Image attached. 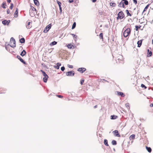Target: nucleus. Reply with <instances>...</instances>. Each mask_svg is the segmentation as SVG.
<instances>
[{"instance_id":"nucleus-55","label":"nucleus","mask_w":153,"mask_h":153,"mask_svg":"<svg viewBox=\"0 0 153 153\" xmlns=\"http://www.w3.org/2000/svg\"><path fill=\"white\" fill-rule=\"evenodd\" d=\"M97 107V105H95L94 107V108H96Z\"/></svg>"},{"instance_id":"nucleus-1","label":"nucleus","mask_w":153,"mask_h":153,"mask_svg":"<svg viewBox=\"0 0 153 153\" xmlns=\"http://www.w3.org/2000/svg\"><path fill=\"white\" fill-rule=\"evenodd\" d=\"M123 56L120 54H118L116 57V62L118 63H123Z\"/></svg>"},{"instance_id":"nucleus-10","label":"nucleus","mask_w":153,"mask_h":153,"mask_svg":"<svg viewBox=\"0 0 153 153\" xmlns=\"http://www.w3.org/2000/svg\"><path fill=\"white\" fill-rule=\"evenodd\" d=\"M86 70V69L84 68H79L78 70V71L81 73H83Z\"/></svg>"},{"instance_id":"nucleus-21","label":"nucleus","mask_w":153,"mask_h":153,"mask_svg":"<svg viewBox=\"0 0 153 153\" xmlns=\"http://www.w3.org/2000/svg\"><path fill=\"white\" fill-rule=\"evenodd\" d=\"M122 1H124V2H123L124 5V4L126 5H128V2L127 0H122Z\"/></svg>"},{"instance_id":"nucleus-19","label":"nucleus","mask_w":153,"mask_h":153,"mask_svg":"<svg viewBox=\"0 0 153 153\" xmlns=\"http://www.w3.org/2000/svg\"><path fill=\"white\" fill-rule=\"evenodd\" d=\"M111 119L112 120H114L116 119L118 117L117 116L115 115H112L111 116Z\"/></svg>"},{"instance_id":"nucleus-57","label":"nucleus","mask_w":153,"mask_h":153,"mask_svg":"<svg viewBox=\"0 0 153 153\" xmlns=\"http://www.w3.org/2000/svg\"><path fill=\"white\" fill-rule=\"evenodd\" d=\"M72 35H73V36L74 37V36H75V35H74V34H71Z\"/></svg>"},{"instance_id":"nucleus-36","label":"nucleus","mask_w":153,"mask_h":153,"mask_svg":"<svg viewBox=\"0 0 153 153\" xmlns=\"http://www.w3.org/2000/svg\"><path fill=\"white\" fill-rule=\"evenodd\" d=\"M6 3H3L2 4V7H3L4 9H5L6 8Z\"/></svg>"},{"instance_id":"nucleus-49","label":"nucleus","mask_w":153,"mask_h":153,"mask_svg":"<svg viewBox=\"0 0 153 153\" xmlns=\"http://www.w3.org/2000/svg\"><path fill=\"white\" fill-rule=\"evenodd\" d=\"M7 13L8 14L9 13H10V11L9 10V9H7Z\"/></svg>"},{"instance_id":"nucleus-40","label":"nucleus","mask_w":153,"mask_h":153,"mask_svg":"<svg viewBox=\"0 0 153 153\" xmlns=\"http://www.w3.org/2000/svg\"><path fill=\"white\" fill-rule=\"evenodd\" d=\"M141 86L143 88H144V89H146V88H147V87L145 86L144 84H142L141 85Z\"/></svg>"},{"instance_id":"nucleus-59","label":"nucleus","mask_w":153,"mask_h":153,"mask_svg":"<svg viewBox=\"0 0 153 153\" xmlns=\"http://www.w3.org/2000/svg\"><path fill=\"white\" fill-rule=\"evenodd\" d=\"M153 9V8L152 9Z\"/></svg>"},{"instance_id":"nucleus-8","label":"nucleus","mask_w":153,"mask_h":153,"mask_svg":"<svg viewBox=\"0 0 153 153\" xmlns=\"http://www.w3.org/2000/svg\"><path fill=\"white\" fill-rule=\"evenodd\" d=\"M117 94L122 97H124L125 96V94L123 92L118 91H117Z\"/></svg>"},{"instance_id":"nucleus-24","label":"nucleus","mask_w":153,"mask_h":153,"mask_svg":"<svg viewBox=\"0 0 153 153\" xmlns=\"http://www.w3.org/2000/svg\"><path fill=\"white\" fill-rule=\"evenodd\" d=\"M126 106L128 110H129L130 109V104L129 103H127L126 104Z\"/></svg>"},{"instance_id":"nucleus-6","label":"nucleus","mask_w":153,"mask_h":153,"mask_svg":"<svg viewBox=\"0 0 153 153\" xmlns=\"http://www.w3.org/2000/svg\"><path fill=\"white\" fill-rule=\"evenodd\" d=\"M66 74L67 76H74V71H71L66 72Z\"/></svg>"},{"instance_id":"nucleus-16","label":"nucleus","mask_w":153,"mask_h":153,"mask_svg":"<svg viewBox=\"0 0 153 153\" xmlns=\"http://www.w3.org/2000/svg\"><path fill=\"white\" fill-rule=\"evenodd\" d=\"M14 15L15 17H17L18 16V9L17 8L16 9Z\"/></svg>"},{"instance_id":"nucleus-38","label":"nucleus","mask_w":153,"mask_h":153,"mask_svg":"<svg viewBox=\"0 0 153 153\" xmlns=\"http://www.w3.org/2000/svg\"><path fill=\"white\" fill-rule=\"evenodd\" d=\"M76 26V23L75 22H74V23L72 25V29H74L75 28Z\"/></svg>"},{"instance_id":"nucleus-45","label":"nucleus","mask_w":153,"mask_h":153,"mask_svg":"<svg viewBox=\"0 0 153 153\" xmlns=\"http://www.w3.org/2000/svg\"><path fill=\"white\" fill-rule=\"evenodd\" d=\"M68 67L70 68H73V65H68Z\"/></svg>"},{"instance_id":"nucleus-42","label":"nucleus","mask_w":153,"mask_h":153,"mask_svg":"<svg viewBox=\"0 0 153 153\" xmlns=\"http://www.w3.org/2000/svg\"><path fill=\"white\" fill-rule=\"evenodd\" d=\"M99 13L100 15H102V10H99Z\"/></svg>"},{"instance_id":"nucleus-18","label":"nucleus","mask_w":153,"mask_h":153,"mask_svg":"<svg viewBox=\"0 0 153 153\" xmlns=\"http://www.w3.org/2000/svg\"><path fill=\"white\" fill-rule=\"evenodd\" d=\"M9 22H8V21L6 20H4L2 22V24L4 25H8L9 23Z\"/></svg>"},{"instance_id":"nucleus-43","label":"nucleus","mask_w":153,"mask_h":153,"mask_svg":"<svg viewBox=\"0 0 153 153\" xmlns=\"http://www.w3.org/2000/svg\"><path fill=\"white\" fill-rule=\"evenodd\" d=\"M13 6V4L12 3H11V4L10 6V8L11 10L12 9Z\"/></svg>"},{"instance_id":"nucleus-26","label":"nucleus","mask_w":153,"mask_h":153,"mask_svg":"<svg viewBox=\"0 0 153 153\" xmlns=\"http://www.w3.org/2000/svg\"><path fill=\"white\" fill-rule=\"evenodd\" d=\"M20 42L21 43H24L25 42V39L24 38H22L20 40Z\"/></svg>"},{"instance_id":"nucleus-9","label":"nucleus","mask_w":153,"mask_h":153,"mask_svg":"<svg viewBox=\"0 0 153 153\" xmlns=\"http://www.w3.org/2000/svg\"><path fill=\"white\" fill-rule=\"evenodd\" d=\"M17 57L24 64H26V62L24 61V60L21 58L20 56L17 55Z\"/></svg>"},{"instance_id":"nucleus-17","label":"nucleus","mask_w":153,"mask_h":153,"mask_svg":"<svg viewBox=\"0 0 153 153\" xmlns=\"http://www.w3.org/2000/svg\"><path fill=\"white\" fill-rule=\"evenodd\" d=\"M26 52L25 50H23L20 53V55L22 56H24L26 54Z\"/></svg>"},{"instance_id":"nucleus-22","label":"nucleus","mask_w":153,"mask_h":153,"mask_svg":"<svg viewBox=\"0 0 153 153\" xmlns=\"http://www.w3.org/2000/svg\"><path fill=\"white\" fill-rule=\"evenodd\" d=\"M104 144L106 146H108V141L106 139H105L104 140Z\"/></svg>"},{"instance_id":"nucleus-41","label":"nucleus","mask_w":153,"mask_h":153,"mask_svg":"<svg viewBox=\"0 0 153 153\" xmlns=\"http://www.w3.org/2000/svg\"><path fill=\"white\" fill-rule=\"evenodd\" d=\"M30 7H31L32 10H34L36 11V9L35 8H34V7H33L32 6H30Z\"/></svg>"},{"instance_id":"nucleus-4","label":"nucleus","mask_w":153,"mask_h":153,"mask_svg":"<svg viewBox=\"0 0 153 153\" xmlns=\"http://www.w3.org/2000/svg\"><path fill=\"white\" fill-rule=\"evenodd\" d=\"M10 46L11 47H16V41L15 39L13 37L11 38L10 41Z\"/></svg>"},{"instance_id":"nucleus-31","label":"nucleus","mask_w":153,"mask_h":153,"mask_svg":"<svg viewBox=\"0 0 153 153\" xmlns=\"http://www.w3.org/2000/svg\"><path fill=\"white\" fill-rule=\"evenodd\" d=\"M126 12L127 16H131V15L129 13V11L128 10H126Z\"/></svg>"},{"instance_id":"nucleus-13","label":"nucleus","mask_w":153,"mask_h":153,"mask_svg":"<svg viewBox=\"0 0 153 153\" xmlns=\"http://www.w3.org/2000/svg\"><path fill=\"white\" fill-rule=\"evenodd\" d=\"M44 76V77L43 78V81L44 82H46L48 80V75H47Z\"/></svg>"},{"instance_id":"nucleus-34","label":"nucleus","mask_w":153,"mask_h":153,"mask_svg":"<svg viewBox=\"0 0 153 153\" xmlns=\"http://www.w3.org/2000/svg\"><path fill=\"white\" fill-rule=\"evenodd\" d=\"M72 46L73 45L71 44H68L67 46V47L69 49H71Z\"/></svg>"},{"instance_id":"nucleus-25","label":"nucleus","mask_w":153,"mask_h":153,"mask_svg":"<svg viewBox=\"0 0 153 153\" xmlns=\"http://www.w3.org/2000/svg\"><path fill=\"white\" fill-rule=\"evenodd\" d=\"M135 137V135L134 134H132L130 136L129 138L130 140H131V139L133 140L134 139Z\"/></svg>"},{"instance_id":"nucleus-3","label":"nucleus","mask_w":153,"mask_h":153,"mask_svg":"<svg viewBox=\"0 0 153 153\" xmlns=\"http://www.w3.org/2000/svg\"><path fill=\"white\" fill-rule=\"evenodd\" d=\"M125 16L124 13L122 11H121L119 12L117 14V20L122 19L125 17Z\"/></svg>"},{"instance_id":"nucleus-58","label":"nucleus","mask_w":153,"mask_h":153,"mask_svg":"<svg viewBox=\"0 0 153 153\" xmlns=\"http://www.w3.org/2000/svg\"><path fill=\"white\" fill-rule=\"evenodd\" d=\"M152 44H153V39H152Z\"/></svg>"},{"instance_id":"nucleus-29","label":"nucleus","mask_w":153,"mask_h":153,"mask_svg":"<svg viewBox=\"0 0 153 153\" xmlns=\"http://www.w3.org/2000/svg\"><path fill=\"white\" fill-rule=\"evenodd\" d=\"M146 149L149 152H151L152 149L150 147L146 146Z\"/></svg>"},{"instance_id":"nucleus-52","label":"nucleus","mask_w":153,"mask_h":153,"mask_svg":"<svg viewBox=\"0 0 153 153\" xmlns=\"http://www.w3.org/2000/svg\"><path fill=\"white\" fill-rule=\"evenodd\" d=\"M7 2L8 3H10L11 1V0H7Z\"/></svg>"},{"instance_id":"nucleus-20","label":"nucleus","mask_w":153,"mask_h":153,"mask_svg":"<svg viewBox=\"0 0 153 153\" xmlns=\"http://www.w3.org/2000/svg\"><path fill=\"white\" fill-rule=\"evenodd\" d=\"M61 65L60 63H57L56 64V65L55 67V68L56 69H58L59 68V67Z\"/></svg>"},{"instance_id":"nucleus-11","label":"nucleus","mask_w":153,"mask_h":153,"mask_svg":"<svg viewBox=\"0 0 153 153\" xmlns=\"http://www.w3.org/2000/svg\"><path fill=\"white\" fill-rule=\"evenodd\" d=\"M152 54V52L151 51H150L149 49L147 50V56L148 57L151 56Z\"/></svg>"},{"instance_id":"nucleus-51","label":"nucleus","mask_w":153,"mask_h":153,"mask_svg":"<svg viewBox=\"0 0 153 153\" xmlns=\"http://www.w3.org/2000/svg\"><path fill=\"white\" fill-rule=\"evenodd\" d=\"M59 10H60V12L61 13L62 12V7H59Z\"/></svg>"},{"instance_id":"nucleus-50","label":"nucleus","mask_w":153,"mask_h":153,"mask_svg":"<svg viewBox=\"0 0 153 153\" xmlns=\"http://www.w3.org/2000/svg\"><path fill=\"white\" fill-rule=\"evenodd\" d=\"M69 1V2H70V3H72L74 2V0H68Z\"/></svg>"},{"instance_id":"nucleus-47","label":"nucleus","mask_w":153,"mask_h":153,"mask_svg":"<svg viewBox=\"0 0 153 153\" xmlns=\"http://www.w3.org/2000/svg\"><path fill=\"white\" fill-rule=\"evenodd\" d=\"M133 1L134 3L135 4H136L137 3V0H133Z\"/></svg>"},{"instance_id":"nucleus-28","label":"nucleus","mask_w":153,"mask_h":153,"mask_svg":"<svg viewBox=\"0 0 153 153\" xmlns=\"http://www.w3.org/2000/svg\"><path fill=\"white\" fill-rule=\"evenodd\" d=\"M99 37L100 39H102V40H103V33H101L100 34Z\"/></svg>"},{"instance_id":"nucleus-27","label":"nucleus","mask_w":153,"mask_h":153,"mask_svg":"<svg viewBox=\"0 0 153 153\" xmlns=\"http://www.w3.org/2000/svg\"><path fill=\"white\" fill-rule=\"evenodd\" d=\"M149 5H150V4H149L146 6L144 8V10H143V13L147 10L148 8V7H149Z\"/></svg>"},{"instance_id":"nucleus-30","label":"nucleus","mask_w":153,"mask_h":153,"mask_svg":"<svg viewBox=\"0 0 153 153\" xmlns=\"http://www.w3.org/2000/svg\"><path fill=\"white\" fill-rule=\"evenodd\" d=\"M57 42H56V41H53L52 42H51L50 44V45H51V46H52V45H56L57 44Z\"/></svg>"},{"instance_id":"nucleus-2","label":"nucleus","mask_w":153,"mask_h":153,"mask_svg":"<svg viewBox=\"0 0 153 153\" xmlns=\"http://www.w3.org/2000/svg\"><path fill=\"white\" fill-rule=\"evenodd\" d=\"M131 29L129 28L126 29L123 32V35L126 38L130 35L131 33Z\"/></svg>"},{"instance_id":"nucleus-46","label":"nucleus","mask_w":153,"mask_h":153,"mask_svg":"<svg viewBox=\"0 0 153 153\" xmlns=\"http://www.w3.org/2000/svg\"><path fill=\"white\" fill-rule=\"evenodd\" d=\"M61 69L62 71H63L65 69V68L64 67H62L61 68Z\"/></svg>"},{"instance_id":"nucleus-32","label":"nucleus","mask_w":153,"mask_h":153,"mask_svg":"<svg viewBox=\"0 0 153 153\" xmlns=\"http://www.w3.org/2000/svg\"><path fill=\"white\" fill-rule=\"evenodd\" d=\"M110 5L113 7H115L116 6V4L114 3L111 2L110 3Z\"/></svg>"},{"instance_id":"nucleus-39","label":"nucleus","mask_w":153,"mask_h":153,"mask_svg":"<svg viewBox=\"0 0 153 153\" xmlns=\"http://www.w3.org/2000/svg\"><path fill=\"white\" fill-rule=\"evenodd\" d=\"M56 2H57V4H58L59 5V7H61V5L62 4L59 1H58V0L56 1Z\"/></svg>"},{"instance_id":"nucleus-12","label":"nucleus","mask_w":153,"mask_h":153,"mask_svg":"<svg viewBox=\"0 0 153 153\" xmlns=\"http://www.w3.org/2000/svg\"><path fill=\"white\" fill-rule=\"evenodd\" d=\"M31 23L30 22H29L26 26L27 28L30 29L32 27V25H31Z\"/></svg>"},{"instance_id":"nucleus-44","label":"nucleus","mask_w":153,"mask_h":153,"mask_svg":"<svg viewBox=\"0 0 153 153\" xmlns=\"http://www.w3.org/2000/svg\"><path fill=\"white\" fill-rule=\"evenodd\" d=\"M56 96L59 98H62L63 97V96L61 95H56Z\"/></svg>"},{"instance_id":"nucleus-14","label":"nucleus","mask_w":153,"mask_h":153,"mask_svg":"<svg viewBox=\"0 0 153 153\" xmlns=\"http://www.w3.org/2000/svg\"><path fill=\"white\" fill-rule=\"evenodd\" d=\"M118 6L119 7H122L123 8H124L125 7V6L124 4V3L123 2H122V1L119 4Z\"/></svg>"},{"instance_id":"nucleus-53","label":"nucleus","mask_w":153,"mask_h":153,"mask_svg":"<svg viewBox=\"0 0 153 153\" xmlns=\"http://www.w3.org/2000/svg\"><path fill=\"white\" fill-rule=\"evenodd\" d=\"M150 106L151 107H153V104H152V103L150 105Z\"/></svg>"},{"instance_id":"nucleus-5","label":"nucleus","mask_w":153,"mask_h":153,"mask_svg":"<svg viewBox=\"0 0 153 153\" xmlns=\"http://www.w3.org/2000/svg\"><path fill=\"white\" fill-rule=\"evenodd\" d=\"M51 24H50L48 25L45 28L44 30V32L46 33H47L49 30L51 28Z\"/></svg>"},{"instance_id":"nucleus-54","label":"nucleus","mask_w":153,"mask_h":153,"mask_svg":"<svg viewBox=\"0 0 153 153\" xmlns=\"http://www.w3.org/2000/svg\"><path fill=\"white\" fill-rule=\"evenodd\" d=\"M92 1L93 2H95L97 0H92Z\"/></svg>"},{"instance_id":"nucleus-33","label":"nucleus","mask_w":153,"mask_h":153,"mask_svg":"<svg viewBox=\"0 0 153 153\" xmlns=\"http://www.w3.org/2000/svg\"><path fill=\"white\" fill-rule=\"evenodd\" d=\"M141 26L140 25H139L138 26H135V27L136 28V31H137L138 30V29L140 28L141 27Z\"/></svg>"},{"instance_id":"nucleus-35","label":"nucleus","mask_w":153,"mask_h":153,"mask_svg":"<svg viewBox=\"0 0 153 153\" xmlns=\"http://www.w3.org/2000/svg\"><path fill=\"white\" fill-rule=\"evenodd\" d=\"M112 144L114 145H116L117 144V142L115 140H113L112 141Z\"/></svg>"},{"instance_id":"nucleus-23","label":"nucleus","mask_w":153,"mask_h":153,"mask_svg":"<svg viewBox=\"0 0 153 153\" xmlns=\"http://www.w3.org/2000/svg\"><path fill=\"white\" fill-rule=\"evenodd\" d=\"M34 4L37 6H39V2L38 0H34Z\"/></svg>"},{"instance_id":"nucleus-48","label":"nucleus","mask_w":153,"mask_h":153,"mask_svg":"<svg viewBox=\"0 0 153 153\" xmlns=\"http://www.w3.org/2000/svg\"><path fill=\"white\" fill-rule=\"evenodd\" d=\"M84 80H82L80 82V83L81 85H82L83 83V82H84Z\"/></svg>"},{"instance_id":"nucleus-15","label":"nucleus","mask_w":153,"mask_h":153,"mask_svg":"<svg viewBox=\"0 0 153 153\" xmlns=\"http://www.w3.org/2000/svg\"><path fill=\"white\" fill-rule=\"evenodd\" d=\"M142 40H140L138 41L137 42V44H138L137 47H140L142 44Z\"/></svg>"},{"instance_id":"nucleus-37","label":"nucleus","mask_w":153,"mask_h":153,"mask_svg":"<svg viewBox=\"0 0 153 153\" xmlns=\"http://www.w3.org/2000/svg\"><path fill=\"white\" fill-rule=\"evenodd\" d=\"M40 71L42 73V74H43V75L44 76H45L47 75L46 74V73L44 71H42V70H41Z\"/></svg>"},{"instance_id":"nucleus-7","label":"nucleus","mask_w":153,"mask_h":153,"mask_svg":"<svg viewBox=\"0 0 153 153\" xmlns=\"http://www.w3.org/2000/svg\"><path fill=\"white\" fill-rule=\"evenodd\" d=\"M114 134L116 136L120 137V135L118 133V131L117 130H115L113 131Z\"/></svg>"},{"instance_id":"nucleus-56","label":"nucleus","mask_w":153,"mask_h":153,"mask_svg":"<svg viewBox=\"0 0 153 153\" xmlns=\"http://www.w3.org/2000/svg\"><path fill=\"white\" fill-rule=\"evenodd\" d=\"M20 48H21V49H22L23 48L22 47H20Z\"/></svg>"}]
</instances>
